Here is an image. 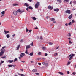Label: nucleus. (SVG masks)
<instances>
[{"label": "nucleus", "mask_w": 76, "mask_h": 76, "mask_svg": "<svg viewBox=\"0 0 76 76\" xmlns=\"http://www.w3.org/2000/svg\"><path fill=\"white\" fill-rule=\"evenodd\" d=\"M18 12L21 13V12H20V9H19L18 10H17V11H14L13 14L14 15H15V16L17 15V13H18Z\"/></svg>", "instance_id": "nucleus-1"}, {"label": "nucleus", "mask_w": 76, "mask_h": 76, "mask_svg": "<svg viewBox=\"0 0 76 76\" xmlns=\"http://www.w3.org/2000/svg\"><path fill=\"white\" fill-rule=\"evenodd\" d=\"M6 50L5 49H1V51L0 53V56H1L3 54H4V51H5Z\"/></svg>", "instance_id": "nucleus-2"}, {"label": "nucleus", "mask_w": 76, "mask_h": 76, "mask_svg": "<svg viewBox=\"0 0 76 76\" xmlns=\"http://www.w3.org/2000/svg\"><path fill=\"white\" fill-rule=\"evenodd\" d=\"M40 5V4L38 2H37L35 4V7L36 9H38V7Z\"/></svg>", "instance_id": "nucleus-3"}, {"label": "nucleus", "mask_w": 76, "mask_h": 76, "mask_svg": "<svg viewBox=\"0 0 76 76\" xmlns=\"http://www.w3.org/2000/svg\"><path fill=\"white\" fill-rule=\"evenodd\" d=\"M65 13H68V14H70V10H66L65 12Z\"/></svg>", "instance_id": "nucleus-4"}, {"label": "nucleus", "mask_w": 76, "mask_h": 76, "mask_svg": "<svg viewBox=\"0 0 76 76\" xmlns=\"http://www.w3.org/2000/svg\"><path fill=\"white\" fill-rule=\"evenodd\" d=\"M48 9H50V10H53V7H51V6L49 5L48 7Z\"/></svg>", "instance_id": "nucleus-5"}, {"label": "nucleus", "mask_w": 76, "mask_h": 76, "mask_svg": "<svg viewBox=\"0 0 76 76\" xmlns=\"http://www.w3.org/2000/svg\"><path fill=\"white\" fill-rule=\"evenodd\" d=\"M20 45H21L20 44H19L17 46L16 49L17 50H19V48H20Z\"/></svg>", "instance_id": "nucleus-6"}, {"label": "nucleus", "mask_w": 76, "mask_h": 76, "mask_svg": "<svg viewBox=\"0 0 76 76\" xmlns=\"http://www.w3.org/2000/svg\"><path fill=\"white\" fill-rule=\"evenodd\" d=\"M73 17V14H71L70 16H69L68 17V18L69 19H71L72 17Z\"/></svg>", "instance_id": "nucleus-7"}, {"label": "nucleus", "mask_w": 76, "mask_h": 76, "mask_svg": "<svg viewBox=\"0 0 76 76\" xmlns=\"http://www.w3.org/2000/svg\"><path fill=\"white\" fill-rule=\"evenodd\" d=\"M75 56L74 54H72L71 56L70 57V58H69V60H71L72 58H73V57Z\"/></svg>", "instance_id": "nucleus-8"}, {"label": "nucleus", "mask_w": 76, "mask_h": 76, "mask_svg": "<svg viewBox=\"0 0 76 76\" xmlns=\"http://www.w3.org/2000/svg\"><path fill=\"white\" fill-rule=\"evenodd\" d=\"M31 47V46L28 45H27L26 47V50H28V48H29Z\"/></svg>", "instance_id": "nucleus-9"}, {"label": "nucleus", "mask_w": 76, "mask_h": 76, "mask_svg": "<svg viewBox=\"0 0 76 76\" xmlns=\"http://www.w3.org/2000/svg\"><path fill=\"white\" fill-rule=\"evenodd\" d=\"M15 66H16V65H8V67H15Z\"/></svg>", "instance_id": "nucleus-10"}, {"label": "nucleus", "mask_w": 76, "mask_h": 76, "mask_svg": "<svg viewBox=\"0 0 76 76\" xmlns=\"http://www.w3.org/2000/svg\"><path fill=\"white\" fill-rule=\"evenodd\" d=\"M13 61H14L13 60H9L8 61V62H10V63H12L13 62Z\"/></svg>", "instance_id": "nucleus-11"}, {"label": "nucleus", "mask_w": 76, "mask_h": 76, "mask_svg": "<svg viewBox=\"0 0 76 76\" xmlns=\"http://www.w3.org/2000/svg\"><path fill=\"white\" fill-rule=\"evenodd\" d=\"M24 6H26V7H28V6H29V4H28L27 3H25L24 4Z\"/></svg>", "instance_id": "nucleus-12"}, {"label": "nucleus", "mask_w": 76, "mask_h": 76, "mask_svg": "<svg viewBox=\"0 0 76 76\" xmlns=\"http://www.w3.org/2000/svg\"><path fill=\"white\" fill-rule=\"evenodd\" d=\"M54 11H55V12H58L59 11V10L58 8H56V9H54Z\"/></svg>", "instance_id": "nucleus-13"}, {"label": "nucleus", "mask_w": 76, "mask_h": 76, "mask_svg": "<svg viewBox=\"0 0 76 76\" xmlns=\"http://www.w3.org/2000/svg\"><path fill=\"white\" fill-rule=\"evenodd\" d=\"M48 63H45V67H48Z\"/></svg>", "instance_id": "nucleus-14"}, {"label": "nucleus", "mask_w": 76, "mask_h": 76, "mask_svg": "<svg viewBox=\"0 0 76 76\" xmlns=\"http://www.w3.org/2000/svg\"><path fill=\"white\" fill-rule=\"evenodd\" d=\"M31 18H32V19H33L34 20H35L37 19V18L34 17H32Z\"/></svg>", "instance_id": "nucleus-15"}, {"label": "nucleus", "mask_w": 76, "mask_h": 76, "mask_svg": "<svg viewBox=\"0 0 76 76\" xmlns=\"http://www.w3.org/2000/svg\"><path fill=\"white\" fill-rule=\"evenodd\" d=\"M33 72H37V70L36 69H34L32 70Z\"/></svg>", "instance_id": "nucleus-16"}, {"label": "nucleus", "mask_w": 76, "mask_h": 76, "mask_svg": "<svg viewBox=\"0 0 76 76\" xmlns=\"http://www.w3.org/2000/svg\"><path fill=\"white\" fill-rule=\"evenodd\" d=\"M57 2H58L59 3H61L62 2L61 0H57Z\"/></svg>", "instance_id": "nucleus-17"}, {"label": "nucleus", "mask_w": 76, "mask_h": 76, "mask_svg": "<svg viewBox=\"0 0 76 76\" xmlns=\"http://www.w3.org/2000/svg\"><path fill=\"white\" fill-rule=\"evenodd\" d=\"M28 7L29 9H31V10H33V8H32V7L29 6V7Z\"/></svg>", "instance_id": "nucleus-18"}, {"label": "nucleus", "mask_w": 76, "mask_h": 76, "mask_svg": "<svg viewBox=\"0 0 76 76\" xmlns=\"http://www.w3.org/2000/svg\"><path fill=\"white\" fill-rule=\"evenodd\" d=\"M1 13L2 15H4L5 14V12L4 11H3L1 12Z\"/></svg>", "instance_id": "nucleus-19"}, {"label": "nucleus", "mask_w": 76, "mask_h": 76, "mask_svg": "<svg viewBox=\"0 0 76 76\" xmlns=\"http://www.w3.org/2000/svg\"><path fill=\"white\" fill-rule=\"evenodd\" d=\"M33 54L34 53H33V52H31V53H30L29 55L31 56H33Z\"/></svg>", "instance_id": "nucleus-20"}, {"label": "nucleus", "mask_w": 76, "mask_h": 76, "mask_svg": "<svg viewBox=\"0 0 76 76\" xmlns=\"http://www.w3.org/2000/svg\"><path fill=\"white\" fill-rule=\"evenodd\" d=\"M13 6H18V4H13Z\"/></svg>", "instance_id": "nucleus-21"}, {"label": "nucleus", "mask_w": 76, "mask_h": 76, "mask_svg": "<svg viewBox=\"0 0 76 76\" xmlns=\"http://www.w3.org/2000/svg\"><path fill=\"white\" fill-rule=\"evenodd\" d=\"M6 37L7 38H10V35H9V34H7L6 35Z\"/></svg>", "instance_id": "nucleus-22"}, {"label": "nucleus", "mask_w": 76, "mask_h": 76, "mask_svg": "<svg viewBox=\"0 0 76 76\" xmlns=\"http://www.w3.org/2000/svg\"><path fill=\"white\" fill-rule=\"evenodd\" d=\"M72 22H70L68 24V25H69V26L70 25H72Z\"/></svg>", "instance_id": "nucleus-23"}, {"label": "nucleus", "mask_w": 76, "mask_h": 76, "mask_svg": "<svg viewBox=\"0 0 76 76\" xmlns=\"http://www.w3.org/2000/svg\"><path fill=\"white\" fill-rule=\"evenodd\" d=\"M58 73L60 74V75H64V74H63V73L61 72H59Z\"/></svg>", "instance_id": "nucleus-24"}, {"label": "nucleus", "mask_w": 76, "mask_h": 76, "mask_svg": "<svg viewBox=\"0 0 76 76\" xmlns=\"http://www.w3.org/2000/svg\"><path fill=\"white\" fill-rule=\"evenodd\" d=\"M18 74L20 75V76H25V75L24 74Z\"/></svg>", "instance_id": "nucleus-25"}, {"label": "nucleus", "mask_w": 76, "mask_h": 76, "mask_svg": "<svg viewBox=\"0 0 76 76\" xmlns=\"http://www.w3.org/2000/svg\"><path fill=\"white\" fill-rule=\"evenodd\" d=\"M57 54H58V53H56L54 54V56L55 57H56V56H57Z\"/></svg>", "instance_id": "nucleus-26"}, {"label": "nucleus", "mask_w": 76, "mask_h": 76, "mask_svg": "<svg viewBox=\"0 0 76 76\" xmlns=\"http://www.w3.org/2000/svg\"><path fill=\"white\" fill-rule=\"evenodd\" d=\"M20 12H21V13H20V14H21V13H23V12H25V10H23V11H21V10H20Z\"/></svg>", "instance_id": "nucleus-27"}, {"label": "nucleus", "mask_w": 76, "mask_h": 76, "mask_svg": "<svg viewBox=\"0 0 76 76\" xmlns=\"http://www.w3.org/2000/svg\"><path fill=\"white\" fill-rule=\"evenodd\" d=\"M38 55H41V52H39V53H38Z\"/></svg>", "instance_id": "nucleus-28"}, {"label": "nucleus", "mask_w": 76, "mask_h": 76, "mask_svg": "<svg viewBox=\"0 0 76 76\" xmlns=\"http://www.w3.org/2000/svg\"><path fill=\"white\" fill-rule=\"evenodd\" d=\"M4 32L5 33V35H7V31L6 30H4Z\"/></svg>", "instance_id": "nucleus-29"}, {"label": "nucleus", "mask_w": 76, "mask_h": 76, "mask_svg": "<svg viewBox=\"0 0 76 76\" xmlns=\"http://www.w3.org/2000/svg\"><path fill=\"white\" fill-rule=\"evenodd\" d=\"M70 0H64L65 2H69Z\"/></svg>", "instance_id": "nucleus-30"}, {"label": "nucleus", "mask_w": 76, "mask_h": 76, "mask_svg": "<svg viewBox=\"0 0 76 76\" xmlns=\"http://www.w3.org/2000/svg\"><path fill=\"white\" fill-rule=\"evenodd\" d=\"M54 20H55V19H54L53 18H52V19H51V21H54Z\"/></svg>", "instance_id": "nucleus-31"}, {"label": "nucleus", "mask_w": 76, "mask_h": 76, "mask_svg": "<svg viewBox=\"0 0 76 76\" xmlns=\"http://www.w3.org/2000/svg\"><path fill=\"white\" fill-rule=\"evenodd\" d=\"M21 55H22V56H25V53H21Z\"/></svg>", "instance_id": "nucleus-32"}, {"label": "nucleus", "mask_w": 76, "mask_h": 76, "mask_svg": "<svg viewBox=\"0 0 76 76\" xmlns=\"http://www.w3.org/2000/svg\"><path fill=\"white\" fill-rule=\"evenodd\" d=\"M70 64V62H68L67 64V65L68 66V65H69V64Z\"/></svg>", "instance_id": "nucleus-33"}, {"label": "nucleus", "mask_w": 76, "mask_h": 76, "mask_svg": "<svg viewBox=\"0 0 76 76\" xmlns=\"http://www.w3.org/2000/svg\"><path fill=\"white\" fill-rule=\"evenodd\" d=\"M69 34V37H71V33H69L68 34Z\"/></svg>", "instance_id": "nucleus-34"}, {"label": "nucleus", "mask_w": 76, "mask_h": 76, "mask_svg": "<svg viewBox=\"0 0 76 76\" xmlns=\"http://www.w3.org/2000/svg\"><path fill=\"white\" fill-rule=\"evenodd\" d=\"M35 74L36 75H38V76H39V74L38 73H36Z\"/></svg>", "instance_id": "nucleus-35"}, {"label": "nucleus", "mask_w": 76, "mask_h": 76, "mask_svg": "<svg viewBox=\"0 0 76 76\" xmlns=\"http://www.w3.org/2000/svg\"><path fill=\"white\" fill-rule=\"evenodd\" d=\"M49 45H53V43H51V42H49Z\"/></svg>", "instance_id": "nucleus-36"}, {"label": "nucleus", "mask_w": 76, "mask_h": 76, "mask_svg": "<svg viewBox=\"0 0 76 76\" xmlns=\"http://www.w3.org/2000/svg\"><path fill=\"white\" fill-rule=\"evenodd\" d=\"M17 60H18V59H17V58H15L14 59V62L16 61H17Z\"/></svg>", "instance_id": "nucleus-37"}, {"label": "nucleus", "mask_w": 76, "mask_h": 76, "mask_svg": "<svg viewBox=\"0 0 76 76\" xmlns=\"http://www.w3.org/2000/svg\"><path fill=\"white\" fill-rule=\"evenodd\" d=\"M6 46H4L3 47H2V48L1 49H4V48H6Z\"/></svg>", "instance_id": "nucleus-38"}, {"label": "nucleus", "mask_w": 76, "mask_h": 76, "mask_svg": "<svg viewBox=\"0 0 76 76\" xmlns=\"http://www.w3.org/2000/svg\"><path fill=\"white\" fill-rule=\"evenodd\" d=\"M25 53L26 54H28V51H27V50H26V52H25Z\"/></svg>", "instance_id": "nucleus-39"}, {"label": "nucleus", "mask_w": 76, "mask_h": 76, "mask_svg": "<svg viewBox=\"0 0 76 76\" xmlns=\"http://www.w3.org/2000/svg\"><path fill=\"white\" fill-rule=\"evenodd\" d=\"M28 29H27V28H26V32H28Z\"/></svg>", "instance_id": "nucleus-40"}, {"label": "nucleus", "mask_w": 76, "mask_h": 76, "mask_svg": "<svg viewBox=\"0 0 76 76\" xmlns=\"http://www.w3.org/2000/svg\"><path fill=\"white\" fill-rule=\"evenodd\" d=\"M31 46H34V45L33 44V42H32V43L31 44Z\"/></svg>", "instance_id": "nucleus-41"}, {"label": "nucleus", "mask_w": 76, "mask_h": 76, "mask_svg": "<svg viewBox=\"0 0 76 76\" xmlns=\"http://www.w3.org/2000/svg\"><path fill=\"white\" fill-rule=\"evenodd\" d=\"M66 73H67V74H69L70 73V72L69 71H67L66 72Z\"/></svg>", "instance_id": "nucleus-42"}, {"label": "nucleus", "mask_w": 76, "mask_h": 76, "mask_svg": "<svg viewBox=\"0 0 76 76\" xmlns=\"http://www.w3.org/2000/svg\"><path fill=\"white\" fill-rule=\"evenodd\" d=\"M69 42L70 44H72V42H71V41H70V40L69 41Z\"/></svg>", "instance_id": "nucleus-43"}, {"label": "nucleus", "mask_w": 76, "mask_h": 76, "mask_svg": "<svg viewBox=\"0 0 76 76\" xmlns=\"http://www.w3.org/2000/svg\"><path fill=\"white\" fill-rule=\"evenodd\" d=\"M48 54L47 53H45V56H47Z\"/></svg>", "instance_id": "nucleus-44"}, {"label": "nucleus", "mask_w": 76, "mask_h": 76, "mask_svg": "<svg viewBox=\"0 0 76 76\" xmlns=\"http://www.w3.org/2000/svg\"><path fill=\"white\" fill-rule=\"evenodd\" d=\"M43 50H45V48L43 47L42 48Z\"/></svg>", "instance_id": "nucleus-45"}, {"label": "nucleus", "mask_w": 76, "mask_h": 76, "mask_svg": "<svg viewBox=\"0 0 76 76\" xmlns=\"http://www.w3.org/2000/svg\"><path fill=\"white\" fill-rule=\"evenodd\" d=\"M40 39H41V40H42L43 39L42 38V36L40 37Z\"/></svg>", "instance_id": "nucleus-46"}, {"label": "nucleus", "mask_w": 76, "mask_h": 76, "mask_svg": "<svg viewBox=\"0 0 76 76\" xmlns=\"http://www.w3.org/2000/svg\"><path fill=\"white\" fill-rule=\"evenodd\" d=\"M20 42H23V39H22L20 41Z\"/></svg>", "instance_id": "nucleus-47"}, {"label": "nucleus", "mask_w": 76, "mask_h": 76, "mask_svg": "<svg viewBox=\"0 0 76 76\" xmlns=\"http://www.w3.org/2000/svg\"><path fill=\"white\" fill-rule=\"evenodd\" d=\"M38 64L40 66L41 65V63H39Z\"/></svg>", "instance_id": "nucleus-48"}, {"label": "nucleus", "mask_w": 76, "mask_h": 76, "mask_svg": "<svg viewBox=\"0 0 76 76\" xmlns=\"http://www.w3.org/2000/svg\"><path fill=\"white\" fill-rule=\"evenodd\" d=\"M28 31L29 32H32V30H29Z\"/></svg>", "instance_id": "nucleus-49"}, {"label": "nucleus", "mask_w": 76, "mask_h": 76, "mask_svg": "<svg viewBox=\"0 0 76 76\" xmlns=\"http://www.w3.org/2000/svg\"><path fill=\"white\" fill-rule=\"evenodd\" d=\"M4 63V61H1V63Z\"/></svg>", "instance_id": "nucleus-50"}, {"label": "nucleus", "mask_w": 76, "mask_h": 76, "mask_svg": "<svg viewBox=\"0 0 76 76\" xmlns=\"http://www.w3.org/2000/svg\"><path fill=\"white\" fill-rule=\"evenodd\" d=\"M65 26H68V24H67V23H65Z\"/></svg>", "instance_id": "nucleus-51"}, {"label": "nucleus", "mask_w": 76, "mask_h": 76, "mask_svg": "<svg viewBox=\"0 0 76 76\" xmlns=\"http://www.w3.org/2000/svg\"><path fill=\"white\" fill-rule=\"evenodd\" d=\"M6 58V56H5L2 57V58Z\"/></svg>", "instance_id": "nucleus-52"}, {"label": "nucleus", "mask_w": 76, "mask_h": 76, "mask_svg": "<svg viewBox=\"0 0 76 76\" xmlns=\"http://www.w3.org/2000/svg\"><path fill=\"white\" fill-rule=\"evenodd\" d=\"M74 22H75V21L74 20H73L72 21V23H73Z\"/></svg>", "instance_id": "nucleus-53"}, {"label": "nucleus", "mask_w": 76, "mask_h": 76, "mask_svg": "<svg viewBox=\"0 0 76 76\" xmlns=\"http://www.w3.org/2000/svg\"><path fill=\"white\" fill-rule=\"evenodd\" d=\"M53 23H56V22L54 20L53 21Z\"/></svg>", "instance_id": "nucleus-54"}, {"label": "nucleus", "mask_w": 76, "mask_h": 76, "mask_svg": "<svg viewBox=\"0 0 76 76\" xmlns=\"http://www.w3.org/2000/svg\"><path fill=\"white\" fill-rule=\"evenodd\" d=\"M60 48V47H59V46H58L56 48V49H58V48Z\"/></svg>", "instance_id": "nucleus-55"}, {"label": "nucleus", "mask_w": 76, "mask_h": 76, "mask_svg": "<svg viewBox=\"0 0 76 76\" xmlns=\"http://www.w3.org/2000/svg\"><path fill=\"white\" fill-rule=\"evenodd\" d=\"M72 75H75V72H73V73H72Z\"/></svg>", "instance_id": "nucleus-56"}, {"label": "nucleus", "mask_w": 76, "mask_h": 76, "mask_svg": "<svg viewBox=\"0 0 76 76\" xmlns=\"http://www.w3.org/2000/svg\"><path fill=\"white\" fill-rule=\"evenodd\" d=\"M28 1H29V2H31L32 1V0H28Z\"/></svg>", "instance_id": "nucleus-57"}, {"label": "nucleus", "mask_w": 76, "mask_h": 76, "mask_svg": "<svg viewBox=\"0 0 76 76\" xmlns=\"http://www.w3.org/2000/svg\"><path fill=\"white\" fill-rule=\"evenodd\" d=\"M73 4H76V1H74V2H73Z\"/></svg>", "instance_id": "nucleus-58"}, {"label": "nucleus", "mask_w": 76, "mask_h": 76, "mask_svg": "<svg viewBox=\"0 0 76 76\" xmlns=\"http://www.w3.org/2000/svg\"><path fill=\"white\" fill-rule=\"evenodd\" d=\"M23 57V56L21 54L20 55V57Z\"/></svg>", "instance_id": "nucleus-59"}, {"label": "nucleus", "mask_w": 76, "mask_h": 76, "mask_svg": "<svg viewBox=\"0 0 76 76\" xmlns=\"http://www.w3.org/2000/svg\"><path fill=\"white\" fill-rule=\"evenodd\" d=\"M21 62H22V63H25V61H21Z\"/></svg>", "instance_id": "nucleus-60"}, {"label": "nucleus", "mask_w": 76, "mask_h": 76, "mask_svg": "<svg viewBox=\"0 0 76 76\" xmlns=\"http://www.w3.org/2000/svg\"><path fill=\"white\" fill-rule=\"evenodd\" d=\"M26 10H29V8H27L26 9Z\"/></svg>", "instance_id": "nucleus-61"}, {"label": "nucleus", "mask_w": 76, "mask_h": 76, "mask_svg": "<svg viewBox=\"0 0 76 76\" xmlns=\"http://www.w3.org/2000/svg\"><path fill=\"white\" fill-rule=\"evenodd\" d=\"M42 64H43V65H44L45 64V62H43Z\"/></svg>", "instance_id": "nucleus-62"}, {"label": "nucleus", "mask_w": 76, "mask_h": 76, "mask_svg": "<svg viewBox=\"0 0 76 76\" xmlns=\"http://www.w3.org/2000/svg\"><path fill=\"white\" fill-rule=\"evenodd\" d=\"M20 70L22 72H23V69H21Z\"/></svg>", "instance_id": "nucleus-63"}, {"label": "nucleus", "mask_w": 76, "mask_h": 76, "mask_svg": "<svg viewBox=\"0 0 76 76\" xmlns=\"http://www.w3.org/2000/svg\"><path fill=\"white\" fill-rule=\"evenodd\" d=\"M20 58H21L20 57H19V60H20Z\"/></svg>", "instance_id": "nucleus-64"}]
</instances>
